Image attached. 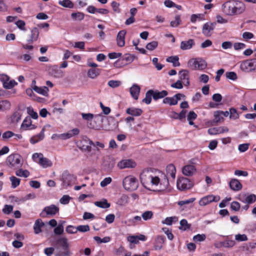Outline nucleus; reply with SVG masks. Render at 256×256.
Wrapping results in <instances>:
<instances>
[{"instance_id": "1", "label": "nucleus", "mask_w": 256, "mask_h": 256, "mask_svg": "<svg viewBox=\"0 0 256 256\" xmlns=\"http://www.w3.org/2000/svg\"><path fill=\"white\" fill-rule=\"evenodd\" d=\"M140 180L142 185L150 190L154 188L157 191H163L169 184L168 180L164 174L151 168L144 169L140 174Z\"/></svg>"}, {"instance_id": "2", "label": "nucleus", "mask_w": 256, "mask_h": 256, "mask_svg": "<svg viewBox=\"0 0 256 256\" xmlns=\"http://www.w3.org/2000/svg\"><path fill=\"white\" fill-rule=\"evenodd\" d=\"M222 10L225 14L234 16L243 13L246 10V6L240 1L230 0L222 4Z\"/></svg>"}, {"instance_id": "3", "label": "nucleus", "mask_w": 256, "mask_h": 256, "mask_svg": "<svg viewBox=\"0 0 256 256\" xmlns=\"http://www.w3.org/2000/svg\"><path fill=\"white\" fill-rule=\"evenodd\" d=\"M6 162L8 168L16 170L22 167L23 158L19 154H13L7 158Z\"/></svg>"}, {"instance_id": "4", "label": "nucleus", "mask_w": 256, "mask_h": 256, "mask_svg": "<svg viewBox=\"0 0 256 256\" xmlns=\"http://www.w3.org/2000/svg\"><path fill=\"white\" fill-rule=\"evenodd\" d=\"M122 186L124 190L127 191H134L138 187V180L133 176H128L124 178Z\"/></svg>"}, {"instance_id": "5", "label": "nucleus", "mask_w": 256, "mask_h": 256, "mask_svg": "<svg viewBox=\"0 0 256 256\" xmlns=\"http://www.w3.org/2000/svg\"><path fill=\"white\" fill-rule=\"evenodd\" d=\"M32 158L38 164L43 168L50 167L52 165V161L48 158L44 157L42 153L34 154Z\"/></svg>"}, {"instance_id": "6", "label": "nucleus", "mask_w": 256, "mask_h": 256, "mask_svg": "<svg viewBox=\"0 0 256 256\" xmlns=\"http://www.w3.org/2000/svg\"><path fill=\"white\" fill-rule=\"evenodd\" d=\"M188 66L192 70H202L206 68V62L202 58H191L188 63Z\"/></svg>"}, {"instance_id": "7", "label": "nucleus", "mask_w": 256, "mask_h": 256, "mask_svg": "<svg viewBox=\"0 0 256 256\" xmlns=\"http://www.w3.org/2000/svg\"><path fill=\"white\" fill-rule=\"evenodd\" d=\"M240 67L241 70L245 72L256 71V58L242 62Z\"/></svg>"}, {"instance_id": "8", "label": "nucleus", "mask_w": 256, "mask_h": 256, "mask_svg": "<svg viewBox=\"0 0 256 256\" xmlns=\"http://www.w3.org/2000/svg\"><path fill=\"white\" fill-rule=\"evenodd\" d=\"M59 212V208L54 204H51L45 207L40 214L42 218H46L48 216H52L58 214Z\"/></svg>"}, {"instance_id": "9", "label": "nucleus", "mask_w": 256, "mask_h": 256, "mask_svg": "<svg viewBox=\"0 0 256 256\" xmlns=\"http://www.w3.org/2000/svg\"><path fill=\"white\" fill-rule=\"evenodd\" d=\"M194 183L189 179L186 178H179L177 180V187L178 190H184L192 188Z\"/></svg>"}, {"instance_id": "10", "label": "nucleus", "mask_w": 256, "mask_h": 256, "mask_svg": "<svg viewBox=\"0 0 256 256\" xmlns=\"http://www.w3.org/2000/svg\"><path fill=\"white\" fill-rule=\"evenodd\" d=\"M76 177L67 172H64L62 175V185L66 188L72 186L76 181Z\"/></svg>"}, {"instance_id": "11", "label": "nucleus", "mask_w": 256, "mask_h": 256, "mask_svg": "<svg viewBox=\"0 0 256 256\" xmlns=\"http://www.w3.org/2000/svg\"><path fill=\"white\" fill-rule=\"evenodd\" d=\"M220 200L218 196L208 195L202 198L199 201V204L200 206H205L212 202H218Z\"/></svg>"}, {"instance_id": "12", "label": "nucleus", "mask_w": 256, "mask_h": 256, "mask_svg": "<svg viewBox=\"0 0 256 256\" xmlns=\"http://www.w3.org/2000/svg\"><path fill=\"white\" fill-rule=\"evenodd\" d=\"M136 162L132 160H124L118 164V166L120 169L126 168H134L136 166Z\"/></svg>"}, {"instance_id": "13", "label": "nucleus", "mask_w": 256, "mask_h": 256, "mask_svg": "<svg viewBox=\"0 0 256 256\" xmlns=\"http://www.w3.org/2000/svg\"><path fill=\"white\" fill-rule=\"evenodd\" d=\"M196 172V169L195 166L192 164L186 165L182 168V174L187 176H192Z\"/></svg>"}, {"instance_id": "14", "label": "nucleus", "mask_w": 256, "mask_h": 256, "mask_svg": "<svg viewBox=\"0 0 256 256\" xmlns=\"http://www.w3.org/2000/svg\"><path fill=\"white\" fill-rule=\"evenodd\" d=\"M239 200L244 203L250 204L256 202V196L254 194H244L240 196Z\"/></svg>"}, {"instance_id": "15", "label": "nucleus", "mask_w": 256, "mask_h": 256, "mask_svg": "<svg viewBox=\"0 0 256 256\" xmlns=\"http://www.w3.org/2000/svg\"><path fill=\"white\" fill-rule=\"evenodd\" d=\"M56 256H70L72 252L70 248L55 247L54 252Z\"/></svg>"}, {"instance_id": "16", "label": "nucleus", "mask_w": 256, "mask_h": 256, "mask_svg": "<svg viewBox=\"0 0 256 256\" xmlns=\"http://www.w3.org/2000/svg\"><path fill=\"white\" fill-rule=\"evenodd\" d=\"M178 76L180 78L179 80L182 81L184 86L189 85V74L188 70H182L180 71Z\"/></svg>"}, {"instance_id": "17", "label": "nucleus", "mask_w": 256, "mask_h": 256, "mask_svg": "<svg viewBox=\"0 0 256 256\" xmlns=\"http://www.w3.org/2000/svg\"><path fill=\"white\" fill-rule=\"evenodd\" d=\"M228 131V128L226 126L212 128L208 130V133L211 135L222 134Z\"/></svg>"}, {"instance_id": "18", "label": "nucleus", "mask_w": 256, "mask_h": 256, "mask_svg": "<svg viewBox=\"0 0 256 256\" xmlns=\"http://www.w3.org/2000/svg\"><path fill=\"white\" fill-rule=\"evenodd\" d=\"M126 33V32L125 30H122L118 32L116 38L117 44L118 46L122 47L124 46V39Z\"/></svg>"}, {"instance_id": "19", "label": "nucleus", "mask_w": 256, "mask_h": 256, "mask_svg": "<svg viewBox=\"0 0 256 256\" xmlns=\"http://www.w3.org/2000/svg\"><path fill=\"white\" fill-rule=\"evenodd\" d=\"M22 128L24 130H33L36 128V126L32 124V120L30 118H26L22 124Z\"/></svg>"}, {"instance_id": "20", "label": "nucleus", "mask_w": 256, "mask_h": 256, "mask_svg": "<svg viewBox=\"0 0 256 256\" xmlns=\"http://www.w3.org/2000/svg\"><path fill=\"white\" fill-rule=\"evenodd\" d=\"M70 248V244L67 238L62 237L58 238L56 242V247Z\"/></svg>"}, {"instance_id": "21", "label": "nucleus", "mask_w": 256, "mask_h": 256, "mask_svg": "<svg viewBox=\"0 0 256 256\" xmlns=\"http://www.w3.org/2000/svg\"><path fill=\"white\" fill-rule=\"evenodd\" d=\"M166 178L168 179V178L170 176L173 180L175 178L176 169L174 165L170 164L168 165L166 168Z\"/></svg>"}, {"instance_id": "22", "label": "nucleus", "mask_w": 256, "mask_h": 256, "mask_svg": "<svg viewBox=\"0 0 256 256\" xmlns=\"http://www.w3.org/2000/svg\"><path fill=\"white\" fill-rule=\"evenodd\" d=\"M82 116L84 120H86L88 121L92 120L94 118L95 120H100V121H102L103 118V116L102 115L98 114L94 116L93 114L90 113H82Z\"/></svg>"}, {"instance_id": "23", "label": "nucleus", "mask_w": 256, "mask_h": 256, "mask_svg": "<svg viewBox=\"0 0 256 256\" xmlns=\"http://www.w3.org/2000/svg\"><path fill=\"white\" fill-rule=\"evenodd\" d=\"M44 226V223L41 219H38L36 220L34 226V230L36 234H38L42 232V228Z\"/></svg>"}, {"instance_id": "24", "label": "nucleus", "mask_w": 256, "mask_h": 256, "mask_svg": "<svg viewBox=\"0 0 256 256\" xmlns=\"http://www.w3.org/2000/svg\"><path fill=\"white\" fill-rule=\"evenodd\" d=\"M194 44V42L192 39L187 41H182L180 43V48L182 50H186L191 48Z\"/></svg>"}, {"instance_id": "25", "label": "nucleus", "mask_w": 256, "mask_h": 256, "mask_svg": "<svg viewBox=\"0 0 256 256\" xmlns=\"http://www.w3.org/2000/svg\"><path fill=\"white\" fill-rule=\"evenodd\" d=\"M130 92L132 97L135 100H138L140 92V87L137 84H134L130 88Z\"/></svg>"}, {"instance_id": "26", "label": "nucleus", "mask_w": 256, "mask_h": 256, "mask_svg": "<svg viewBox=\"0 0 256 256\" xmlns=\"http://www.w3.org/2000/svg\"><path fill=\"white\" fill-rule=\"evenodd\" d=\"M230 186L232 190L234 191L239 190L242 188V185L240 182L236 179L231 180L230 182Z\"/></svg>"}, {"instance_id": "27", "label": "nucleus", "mask_w": 256, "mask_h": 256, "mask_svg": "<svg viewBox=\"0 0 256 256\" xmlns=\"http://www.w3.org/2000/svg\"><path fill=\"white\" fill-rule=\"evenodd\" d=\"M44 128H43L41 132L38 134L32 136L30 139V143L32 144H34L38 142H39L40 140H43L44 137Z\"/></svg>"}, {"instance_id": "28", "label": "nucleus", "mask_w": 256, "mask_h": 256, "mask_svg": "<svg viewBox=\"0 0 256 256\" xmlns=\"http://www.w3.org/2000/svg\"><path fill=\"white\" fill-rule=\"evenodd\" d=\"M39 36V30L38 28H34L31 30L30 38L28 40L29 44H32L33 42L36 41Z\"/></svg>"}, {"instance_id": "29", "label": "nucleus", "mask_w": 256, "mask_h": 256, "mask_svg": "<svg viewBox=\"0 0 256 256\" xmlns=\"http://www.w3.org/2000/svg\"><path fill=\"white\" fill-rule=\"evenodd\" d=\"M3 86L4 87L7 89H10L14 87L16 84V82L13 80H10L8 77L5 76L3 77Z\"/></svg>"}, {"instance_id": "30", "label": "nucleus", "mask_w": 256, "mask_h": 256, "mask_svg": "<svg viewBox=\"0 0 256 256\" xmlns=\"http://www.w3.org/2000/svg\"><path fill=\"white\" fill-rule=\"evenodd\" d=\"M126 112L128 114L138 116L142 114V110L138 108H130L126 110Z\"/></svg>"}, {"instance_id": "31", "label": "nucleus", "mask_w": 256, "mask_h": 256, "mask_svg": "<svg viewBox=\"0 0 256 256\" xmlns=\"http://www.w3.org/2000/svg\"><path fill=\"white\" fill-rule=\"evenodd\" d=\"M213 30L212 24L211 23H206L202 27V34L206 36H210V32Z\"/></svg>"}, {"instance_id": "32", "label": "nucleus", "mask_w": 256, "mask_h": 256, "mask_svg": "<svg viewBox=\"0 0 256 256\" xmlns=\"http://www.w3.org/2000/svg\"><path fill=\"white\" fill-rule=\"evenodd\" d=\"M164 242V238L162 236H158L155 240L154 248L156 250H160Z\"/></svg>"}, {"instance_id": "33", "label": "nucleus", "mask_w": 256, "mask_h": 256, "mask_svg": "<svg viewBox=\"0 0 256 256\" xmlns=\"http://www.w3.org/2000/svg\"><path fill=\"white\" fill-rule=\"evenodd\" d=\"M168 94V92L166 90H162L161 92L154 91L152 94V97L154 100L162 98L166 96Z\"/></svg>"}, {"instance_id": "34", "label": "nucleus", "mask_w": 256, "mask_h": 256, "mask_svg": "<svg viewBox=\"0 0 256 256\" xmlns=\"http://www.w3.org/2000/svg\"><path fill=\"white\" fill-rule=\"evenodd\" d=\"M50 73L52 76L56 78H60L62 76V72L56 66L52 67L50 70Z\"/></svg>"}, {"instance_id": "35", "label": "nucleus", "mask_w": 256, "mask_h": 256, "mask_svg": "<svg viewBox=\"0 0 256 256\" xmlns=\"http://www.w3.org/2000/svg\"><path fill=\"white\" fill-rule=\"evenodd\" d=\"M33 90L38 94L46 96L48 94V89L46 86L38 87L34 86Z\"/></svg>"}, {"instance_id": "36", "label": "nucleus", "mask_w": 256, "mask_h": 256, "mask_svg": "<svg viewBox=\"0 0 256 256\" xmlns=\"http://www.w3.org/2000/svg\"><path fill=\"white\" fill-rule=\"evenodd\" d=\"M100 70L98 68H91L88 72V76L91 78H95L100 75Z\"/></svg>"}, {"instance_id": "37", "label": "nucleus", "mask_w": 256, "mask_h": 256, "mask_svg": "<svg viewBox=\"0 0 256 256\" xmlns=\"http://www.w3.org/2000/svg\"><path fill=\"white\" fill-rule=\"evenodd\" d=\"M10 103L7 100L0 101V111L8 110L10 108Z\"/></svg>"}, {"instance_id": "38", "label": "nucleus", "mask_w": 256, "mask_h": 256, "mask_svg": "<svg viewBox=\"0 0 256 256\" xmlns=\"http://www.w3.org/2000/svg\"><path fill=\"white\" fill-rule=\"evenodd\" d=\"M178 59L179 58L178 56H170L167 58L166 60L167 62L172 63L174 66H180Z\"/></svg>"}, {"instance_id": "39", "label": "nucleus", "mask_w": 256, "mask_h": 256, "mask_svg": "<svg viewBox=\"0 0 256 256\" xmlns=\"http://www.w3.org/2000/svg\"><path fill=\"white\" fill-rule=\"evenodd\" d=\"M16 174L18 176L28 178L30 176V172L28 170H24L19 168L16 172Z\"/></svg>"}, {"instance_id": "40", "label": "nucleus", "mask_w": 256, "mask_h": 256, "mask_svg": "<svg viewBox=\"0 0 256 256\" xmlns=\"http://www.w3.org/2000/svg\"><path fill=\"white\" fill-rule=\"evenodd\" d=\"M163 102L166 104H169L170 106L177 104L176 99L173 97H166L163 100Z\"/></svg>"}, {"instance_id": "41", "label": "nucleus", "mask_w": 256, "mask_h": 256, "mask_svg": "<svg viewBox=\"0 0 256 256\" xmlns=\"http://www.w3.org/2000/svg\"><path fill=\"white\" fill-rule=\"evenodd\" d=\"M153 90H148L144 98L142 100V102L146 104H150L152 101V96Z\"/></svg>"}, {"instance_id": "42", "label": "nucleus", "mask_w": 256, "mask_h": 256, "mask_svg": "<svg viewBox=\"0 0 256 256\" xmlns=\"http://www.w3.org/2000/svg\"><path fill=\"white\" fill-rule=\"evenodd\" d=\"M129 198L126 194H123L118 201V204L120 206H125L128 202Z\"/></svg>"}, {"instance_id": "43", "label": "nucleus", "mask_w": 256, "mask_h": 256, "mask_svg": "<svg viewBox=\"0 0 256 256\" xmlns=\"http://www.w3.org/2000/svg\"><path fill=\"white\" fill-rule=\"evenodd\" d=\"M58 4L65 8H70L74 7V4L70 0H60Z\"/></svg>"}, {"instance_id": "44", "label": "nucleus", "mask_w": 256, "mask_h": 256, "mask_svg": "<svg viewBox=\"0 0 256 256\" xmlns=\"http://www.w3.org/2000/svg\"><path fill=\"white\" fill-rule=\"evenodd\" d=\"M94 204L100 208H106L110 206V204L106 200L102 201H98L94 202Z\"/></svg>"}, {"instance_id": "45", "label": "nucleus", "mask_w": 256, "mask_h": 256, "mask_svg": "<svg viewBox=\"0 0 256 256\" xmlns=\"http://www.w3.org/2000/svg\"><path fill=\"white\" fill-rule=\"evenodd\" d=\"M154 213L152 211L147 210L142 214V218L144 220H148L152 218Z\"/></svg>"}, {"instance_id": "46", "label": "nucleus", "mask_w": 256, "mask_h": 256, "mask_svg": "<svg viewBox=\"0 0 256 256\" xmlns=\"http://www.w3.org/2000/svg\"><path fill=\"white\" fill-rule=\"evenodd\" d=\"M71 16L74 20H82L84 18V14L80 12H74L72 14Z\"/></svg>"}, {"instance_id": "47", "label": "nucleus", "mask_w": 256, "mask_h": 256, "mask_svg": "<svg viewBox=\"0 0 256 256\" xmlns=\"http://www.w3.org/2000/svg\"><path fill=\"white\" fill-rule=\"evenodd\" d=\"M197 117L196 114L193 111H190L187 116V120L188 121L189 124L190 125H193L194 123L193 122V120H194Z\"/></svg>"}, {"instance_id": "48", "label": "nucleus", "mask_w": 256, "mask_h": 256, "mask_svg": "<svg viewBox=\"0 0 256 256\" xmlns=\"http://www.w3.org/2000/svg\"><path fill=\"white\" fill-rule=\"evenodd\" d=\"M10 180L12 182V188H16L20 184V180L14 176H10Z\"/></svg>"}, {"instance_id": "49", "label": "nucleus", "mask_w": 256, "mask_h": 256, "mask_svg": "<svg viewBox=\"0 0 256 256\" xmlns=\"http://www.w3.org/2000/svg\"><path fill=\"white\" fill-rule=\"evenodd\" d=\"M222 245L224 246V248H232L234 246L235 244V241L234 240H226L223 242H221Z\"/></svg>"}, {"instance_id": "50", "label": "nucleus", "mask_w": 256, "mask_h": 256, "mask_svg": "<svg viewBox=\"0 0 256 256\" xmlns=\"http://www.w3.org/2000/svg\"><path fill=\"white\" fill-rule=\"evenodd\" d=\"M224 118L220 111H216L214 112V119L213 120V122L218 123L220 122Z\"/></svg>"}, {"instance_id": "51", "label": "nucleus", "mask_w": 256, "mask_h": 256, "mask_svg": "<svg viewBox=\"0 0 256 256\" xmlns=\"http://www.w3.org/2000/svg\"><path fill=\"white\" fill-rule=\"evenodd\" d=\"M27 113L34 119H36L38 115L36 112L32 108L29 106L26 108Z\"/></svg>"}, {"instance_id": "52", "label": "nucleus", "mask_w": 256, "mask_h": 256, "mask_svg": "<svg viewBox=\"0 0 256 256\" xmlns=\"http://www.w3.org/2000/svg\"><path fill=\"white\" fill-rule=\"evenodd\" d=\"M180 229L186 230L190 228V224H188L186 220L183 219L180 221Z\"/></svg>"}, {"instance_id": "53", "label": "nucleus", "mask_w": 256, "mask_h": 256, "mask_svg": "<svg viewBox=\"0 0 256 256\" xmlns=\"http://www.w3.org/2000/svg\"><path fill=\"white\" fill-rule=\"evenodd\" d=\"M94 240L99 243H106L109 242L110 238L108 236H106L103 238H101L100 237L96 236L94 237Z\"/></svg>"}, {"instance_id": "54", "label": "nucleus", "mask_w": 256, "mask_h": 256, "mask_svg": "<svg viewBox=\"0 0 256 256\" xmlns=\"http://www.w3.org/2000/svg\"><path fill=\"white\" fill-rule=\"evenodd\" d=\"M180 23V18L179 15H177L175 16L174 20H172L170 22V26L172 27H177Z\"/></svg>"}, {"instance_id": "55", "label": "nucleus", "mask_w": 256, "mask_h": 256, "mask_svg": "<svg viewBox=\"0 0 256 256\" xmlns=\"http://www.w3.org/2000/svg\"><path fill=\"white\" fill-rule=\"evenodd\" d=\"M158 45V43L156 41H152L149 42L146 46V48L150 50H154Z\"/></svg>"}, {"instance_id": "56", "label": "nucleus", "mask_w": 256, "mask_h": 256, "mask_svg": "<svg viewBox=\"0 0 256 256\" xmlns=\"http://www.w3.org/2000/svg\"><path fill=\"white\" fill-rule=\"evenodd\" d=\"M230 118L234 120L238 118L239 116L236 110L233 108L230 110Z\"/></svg>"}, {"instance_id": "57", "label": "nucleus", "mask_w": 256, "mask_h": 256, "mask_svg": "<svg viewBox=\"0 0 256 256\" xmlns=\"http://www.w3.org/2000/svg\"><path fill=\"white\" fill-rule=\"evenodd\" d=\"M14 133L12 131H6L2 134V138L3 140H6L8 138L14 136Z\"/></svg>"}, {"instance_id": "58", "label": "nucleus", "mask_w": 256, "mask_h": 256, "mask_svg": "<svg viewBox=\"0 0 256 256\" xmlns=\"http://www.w3.org/2000/svg\"><path fill=\"white\" fill-rule=\"evenodd\" d=\"M121 82L119 80H111L108 82V85L111 88H115L119 86L121 84Z\"/></svg>"}, {"instance_id": "59", "label": "nucleus", "mask_w": 256, "mask_h": 256, "mask_svg": "<svg viewBox=\"0 0 256 256\" xmlns=\"http://www.w3.org/2000/svg\"><path fill=\"white\" fill-rule=\"evenodd\" d=\"M235 239L238 242H244L248 240L247 236L244 234H238L235 236Z\"/></svg>"}, {"instance_id": "60", "label": "nucleus", "mask_w": 256, "mask_h": 256, "mask_svg": "<svg viewBox=\"0 0 256 256\" xmlns=\"http://www.w3.org/2000/svg\"><path fill=\"white\" fill-rule=\"evenodd\" d=\"M54 232L56 234L60 235L64 232V226L62 224H58L54 229Z\"/></svg>"}, {"instance_id": "61", "label": "nucleus", "mask_w": 256, "mask_h": 256, "mask_svg": "<svg viewBox=\"0 0 256 256\" xmlns=\"http://www.w3.org/2000/svg\"><path fill=\"white\" fill-rule=\"evenodd\" d=\"M206 238V235L204 234H197L194 236L193 238V240L195 242H202L205 240Z\"/></svg>"}, {"instance_id": "62", "label": "nucleus", "mask_w": 256, "mask_h": 256, "mask_svg": "<svg viewBox=\"0 0 256 256\" xmlns=\"http://www.w3.org/2000/svg\"><path fill=\"white\" fill-rule=\"evenodd\" d=\"M77 230L80 232H86L90 230V227L88 225H80L76 227Z\"/></svg>"}, {"instance_id": "63", "label": "nucleus", "mask_w": 256, "mask_h": 256, "mask_svg": "<svg viewBox=\"0 0 256 256\" xmlns=\"http://www.w3.org/2000/svg\"><path fill=\"white\" fill-rule=\"evenodd\" d=\"M66 230L68 234H76L78 232L77 228L71 225L68 226Z\"/></svg>"}, {"instance_id": "64", "label": "nucleus", "mask_w": 256, "mask_h": 256, "mask_svg": "<svg viewBox=\"0 0 256 256\" xmlns=\"http://www.w3.org/2000/svg\"><path fill=\"white\" fill-rule=\"evenodd\" d=\"M240 206L239 202H232L230 204V208L232 210L234 211H238L240 208Z\"/></svg>"}]
</instances>
